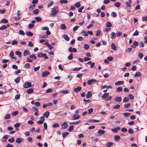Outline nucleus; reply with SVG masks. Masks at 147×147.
<instances>
[{
  "instance_id": "1",
  "label": "nucleus",
  "mask_w": 147,
  "mask_h": 147,
  "mask_svg": "<svg viewBox=\"0 0 147 147\" xmlns=\"http://www.w3.org/2000/svg\"><path fill=\"white\" fill-rule=\"evenodd\" d=\"M59 9L57 7L55 6L52 8L51 11V13L50 14L52 16H55L57 13L59 12Z\"/></svg>"
},
{
  "instance_id": "2",
  "label": "nucleus",
  "mask_w": 147,
  "mask_h": 147,
  "mask_svg": "<svg viewBox=\"0 0 147 147\" xmlns=\"http://www.w3.org/2000/svg\"><path fill=\"white\" fill-rule=\"evenodd\" d=\"M32 86L31 82H26L23 85V87L24 88H27Z\"/></svg>"
},
{
  "instance_id": "3",
  "label": "nucleus",
  "mask_w": 147,
  "mask_h": 147,
  "mask_svg": "<svg viewBox=\"0 0 147 147\" xmlns=\"http://www.w3.org/2000/svg\"><path fill=\"white\" fill-rule=\"evenodd\" d=\"M37 57H44L45 59H47L48 58V57L46 56V54L41 53H39L38 54Z\"/></svg>"
},
{
  "instance_id": "4",
  "label": "nucleus",
  "mask_w": 147,
  "mask_h": 147,
  "mask_svg": "<svg viewBox=\"0 0 147 147\" xmlns=\"http://www.w3.org/2000/svg\"><path fill=\"white\" fill-rule=\"evenodd\" d=\"M80 116L78 114H75L72 117V119L73 120H76L79 118Z\"/></svg>"
},
{
  "instance_id": "5",
  "label": "nucleus",
  "mask_w": 147,
  "mask_h": 147,
  "mask_svg": "<svg viewBox=\"0 0 147 147\" xmlns=\"http://www.w3.org/2000/svg\"><path fill=\"white\" fill-rule=\"evenodd\" d=\"M68 125L67 122H64L63 123L62 125V128L65 129L67 128L68 127Z\"/></svg>"
},
{
  "instance_id": "6",
  "label": "nucleus",
  "mask_w": 147,
  "mask_h": 147,
  "mask_svg": "<svg viewBox=\"0 0 147 147\" xmlns=\"http://www.w3.org/2000/svg\"><path fill=\"white\" fill-rule=\"evenodd\" d=\"M122 100V98L120 96H117L115 99V102H120Z\"/></svg>"
},
{
  "instance_id": "7",
  "label": "nucleus",
  "mask_w": 147,
  "mask_h": 147,
  "mask_svg": "<svg viewBox=\"0 0 147 147\" xmlns=\"http://www.w3.org/2000/svg\"><path fill=\"white\" fill-rule=\"evenodd\" d=\"M114 138L116 141H119L121 139V137L119 135H115L114 136Z\"/></svg>"
},
{
  "instance_id": "8",
  "label": "nucleus",
  "mask_w": 147,
  "mask_h": 147,
  "mask_svg": "<svg viewBox=\"0 0 147 147\" xmlns=\"http://www.w3.org/2000/svg\"><path fill=\"white\" fill-rule=\"evenodd\" d=\"M50 74V73L48 71H45L42 73V77H45Z\"/></svg>"
},
{
  "instance_id": "9",
  "label": "nucleus",
  "mask_w": 147,
  "mask_h": 147,
  "mask_svg": "<svg viewBox=\"0 0 147 147\" xmlns=\"http://www.w3.org/2000/svg\"><path fill=\"white\" fill-rule=\"evenodd\" d=\"M49 112L47 111L45 112L43 114L44 117L46 118H48L49 115Z\"/></svg>"
},
{
  "instance_id": "10",
  "label": "nucleus",
  "mask_w": 147,
  "mask_h": 147,
  "mask_svg": "<svg viewBox=\"0 0 147 147\" xmlns=\"http://www.w3.org/2000/svg\"><path fill=\"white\" fill-rule=\"evenodd\" d=\"M120 127H117L114 129H111V131L113 132H114L115 133H116L117 132V131L120 130Z\"/></svg>"
},
{
  "instance_id": "11",
  "label": "nucleus",
  "mask_w": 147,
  "mask_h": 147,
  "mask_svg": "<svg viewBox=\"0 0 147 147\" xmlns=\"http://www.w3.org/2000/svg\"><path fill=\"white\" fill-rule=\"evenodd\" d=\"M81 89V87H78L77 88H74V91L75 92H77L80 91Z\"/></svg>"
},
{
  "instance_id": "12",
  "label": "nucleus",
  "mask_w": 147,
  "mask_h": 147,
  "mask_svg": "<svg viewBox=\"0 0 147 147\" xmlns=\"http://www.w3.org/2000/svg\"><path fill=\"white\" fill-rule=\"evenodd\" d=\"M138 45V42L135 41L133 43V45H132L131 47H132L134 48L135 47V46H137Z\"/></svg>"
},
{
  "instance_id": "13",
  "label": "nucleus",
  "mask_w": 147,
  "mask_h": 147,
  "mask_svg": "<svg viewBox=\"0 0 147 147\" xmlns=\"http://www.w3.org/2000/svg\"><path fill=\"white\" fill-rule=\"evenodd\" d=\"M111 38L112 39H114L116 38V34L115 33L112 32L110 34Z\"/></svg>"
},
{
  "instance_id": "14",
  "label": "nucleus",
  "mask_w": 147,
  "mask_h": 147,
  "mask_svg": "<svg viewBox=\"0 0 147 147\" xmlns=\"http://www.w3.org/2000/svg\"><path fill=\"white\" fill-rule=\"evenodd\" d=\"M92 96V94L91 91L88 92L86 94V97L87 98H90Z\"/></svg>"
},
{
  "instance_id": "15",
  "label": "nucleus",
  "mask_w": 147,
  "mask_h": 147,
  "mask_svg": "<svg viewBox=\"0 0 147 147\" xmlns=\"http://www.w3.org/2000/svg\"><path fill=\"white\" fill-rule=\"evenodd\" d=\"M29 57L30 58L34 60H35L36 58V56L34 54H32L30 55H29Z\"/></svg>"
},
{
  "instance_id": "16",
  "label": "nucleus",
  "mask_w": 147,
  "mask_h": 147,
  "mask_svg": "<svg viewBox=\"0 0 147 147\" xmlns=\"http://www.w3.org/2000/svg\"><path fill=\"white\" fill-rule=\"evenodd\" d=\"M30 53L27 50H25L24 52L23 55L24 56L30 54Z\"/></svg>"
},
{
  "instance_id": "17",
  "label": "nucleus",
  "mask_w": 147,
  "mask_h": 147,
  "mask_svg": "<svg viewBox=\"0 0 147 147\" xmlns=\"http://www.w3.org/2000/svg\"><path fill=\"white\" fill-rule=\"evenodd\" d=\"M124 83V82L123 81H118L116 82L115 83V85H119L122 84Z\"/></svg>"
},
{
  "instance_id": "18",
  "label": "nucleus",
  "mask_w": 147,
  "mask_h": 147,
  "mask_svg": "<svg viewBox=\"0 0 147 147\" xmlns=\"http://www.w3.org/2000/svg\"><path fill=\"white\" fill-rule=\"evenodd\" d=\"M33 91V88H30L27 90V93L29 94L32 93Z\"/></svg>"
},
{
  "instance_id": "19",
  "label": "nucleus",
  "mask_w": 147,
  "mask_h": 147,
  "mask_svg": "<svg viewBox=\"0 0 147 147\" xmlns=\"http://www.w3.org/2000/svg\"><path fill=\"white\" fill-rule=\"evenodd\" d=\"M109 95V93H105L102 96V97L103 98V99H105Z\"/></svg>"
},
{
  "instance_id": "20",
  "label": "nucleus",
  "mask_w": 147,
  "mask_h": 147,
  "mask_svg": "<svg viewBox=\"0 0 147 147\" xmlns=\"http://www.w3.org/2000/svg\"><path fill=\"white\" fill-rule=\"evenodd\" d=\"M45 45L47 46L49 48L50 50L52 49H53V47L51 46V45L49 44V43L48 42H46L45 43Z\"/></svg>"
},
{
  "instance_id": "21",
  "label": "nucleus",
  "mask_w": 147,
  "mask_h": 147,
  "mask_svg": "<svg viewBox=\"0 0 147 147\" xmlns=\"http://www.w3.org/2000/svg\"><path fill=\"white\" fill-rule=\"evenodd\" d=\"M20 76L17 77L14 80V81L16 83H18L20 81Z\"/></svg>"
},
{
  "instance_id": "22",
  "label": "nucleus",
  "mask_w": 147,
  "mask_h": 147,
  "mask_svg": "<svg viewBox=\"0 0 147 147\" xmlns=\"http://www.w3.org/2000/svg\"><path fill=\"white\" fill-rule=\"evenodd\" d=\"M131 104L128 103L127 104H125L124 105V108H129L131 106Z\"/></svg>"
},
{
  "instance_id": "23",
  "label": "nucleus",
  "mask_w": 147,
  "mask_h": 147,
  "mask_svg": "<svg viewBox=\"0 0 147 147\" xmlns=\"http://www.w3.org/2000/svg\"><path fill=\"white\" fill-rule=\"evenodd\" d=\"M111 49L114 51L116 50V47L115 44L112 43L111 45Z\"/></svg>"
},
{
  "instance_id": "24",
  "label": "nucleus",
  "mask_w": 147,
  "mask_h": 147,
  "mask_svg": "<svg viewBox=\"0 0 147 147\" xmlns=\"http://www.w3.org/2000/svg\"><path fill=\"white\" fill-rule=\"evenodd\" d=\"M123 90V88L121 87H119L117 88L116 91L117 92H120Z\"/></svg>"
},
{
  "instance_id": "25",
  "label": "nucleus",
  "mask_w": 147,
  "mask_h": 147,
  "mask_svg": "<svg viewBox=\"0 0 147 147\" xmlns=\"http://www.w3.org/2000/svg\"><path fill=\"white\" fill-rule=\"evenodd\" d=\"M113 145V143L112 142H109L107 143L106 144V146L107 147H110Z\"/></svg>"
},
{
  "instance_id": "26",
  "label": "nucleus",
  "mask_w": 147,
  "mask_h": 147,
  "mask_svg": "<svg viewBox=\"0 0 147 147\" xmlns=\"http://www.w3.org/2000/svg\"><path fill=\"white\" fill-rule=\"evenodd\" d=\"M131 0H129L128 2H126L125 3V4L127 5V7H130V4L131 3Z\"/></svg>"
},
{
  "instance_id": "27",
  "label": "nucleus",
  "mask_w": 147,
  "mask_h": 147,
  "mask_svg": "<svg viewBox=\"0 0 147 147\" xmlns=\"http://www.w3.org/2000/svg\"><path fill=\"white\" fill-rule=\"evenodd\" d=\"M65 39L67 41H68L69 40V38L66 34H64L63 35Z\"/></svg>"
},
{
  "instance_id": "28",
  "label": "nucleus",
  "mask_w": 147,
  "mask_h": 147,
  "mask_svg": "<svg viewBox=\"0 0 147 147\" xmlns=\"http://www.w3.org/2000/svg\"><path fill=\"white\" fill-rule=\"evenodd\" d=\"M35 19L38 22H40L42 20L41 18L39 17H36Z\"/></svg>"
},
{
  "instance_id": "29",
  "label": "nucleus",
  "mask_w": 147,
  "mask_h": 147,
  "mask_svg": "<svg viewBox=\"0 0 147 147\" xmlns=\"http://www.w3.org/2000/svg\"><path fill=\"white\" fill-rule=\"evenodd\" d=\"M100 121L98 120H94V119H92L90 120L89 121V123H94V122H99Z\"/></svg>"
},
{
  "instance_id": "30",
  "label": "nucleus",
  "mask_w": 147,
  "mask_h": 147,
  "mask_svg": "<svg viewBox=\"0 0 147 147\" xmlns=\"http://www.w3.org/2000/svg\"><path fill=\"white\" fill-rule=\"evenodd\" d=\"M26 35L30 36H33V34L32 32L30 31H27L26 32Z\"/></svg>"
},
{
  "instance_id": "31",
  "label": "nucleus",
  "mask_w": 147,
  "mask_h": 147,
  "mask_svg": "<svg viewBox=\"0 0 147 147\" xmlns=\"http://www.w3.org/2000/svg\"><path fill=\"white\" fill-rule=\"evenodd\" d=\"M98 133L100 135H102L104 134L105 133V131L103 130H99L98 131Z\"/></svg>"
},
{
  "instance_id": "32",
  "label": "nucleus",
  "mask_w": 147,
  "mask_h": 147,
  "mask_svg": "<svg viewBox=\"0 0 147 147\" xmlns=\"http://www.w3.org/2000/svg\"><path fill=\"white\" fill-rule=\"evenodd\" d=\"M74 6L77 8H78L80 6V2H78L74 4Z\"/></svg>"
},
{
  "instance_id": "33",
  "label": "nucleus",
  "mask_w": 147,
  "mask_h": 147,
  "mask_svg": "<svg viewBox=\"0 0 147 147\" xmlns=\"http://www.w3.org/2000/svg\"><path fill=\"white\" fill-rule=\"evenodd\" d=\"M69 133L68 132H64L62 133V136L63 138L65 137L69 134Z\"/></svg>"
},
{
  "instance_id": "34",
  "label": "nucleus",
  "mask_w": 147,
  "mask_h": 147,
  "mask_svg": "<svg viewBox=\"0 0 147 147\" xmlns=\"http://www.w3.org/2000/svg\"><path fill=\"white\" fill-rule=\"evenodd\" d=\"M112 25L111 23L109 22H108L106 25V26L107 27H111L112 26Z\"/></svg>"
},
{
  "instance_id": "35",
  "label": "nucleus",
  "mask_w": 147,
  "mask_h": 147,
  "mask_svg": "<svg viewBox=\"0 0 147 147\" xmlns=\"http://www.w3.org/2000/svg\"><path fill=\"white\" fill-rule=\"evenodd\" d=\"M115 6L117 7H119L121 5V3L119 2H116L114 3Z\"/></svg>"
},
{
  "instance_id": "36",
  "label": "nucleus",
  "mask_w": 147,
  "mask_h": 147,
  "mask_svg": "<svg viewBox=\"0 0 147 147\" xmlns=\"http://www.w3.org/2000/svg\"><path fill=\"white\" fill-rule=\"evenodd\" d=\"M61 29L62 30H65L66 29V27L65 24H62L61 26Z\"/></svg>"
},
{
  "instance_id": "37",
  "label": "nucleus",
  "mask_w": 147,
  "mask_h": 147,
  "mask_svg": "<svg viewBox=\"0 0 147 147\" xmlns=\"http://www.w3.org/2000/svg\"><path fill=\"white\" fill-rule=\"evenodd\" d=\"M39 12V10L38 9H36L34 10L33 11V13L34 14H37Z\"/></svg>"
},
{
  "instance_id": "38",
  "label": "nucleus",
  "mask_w": 147,
  "mask_h": 147,
  "mask_svg": "<svg viewBox=\"0 0 147 147\" xmlns=\"http://www.w3.org/2000/svg\"><path fill=\"white\" fill-rule=\"evenodd\" d=\"M22 142V141L21 140V139L20 138H17L16 140V142L17 143H20Z\"/></svg>"
},
{
  "instance_id": "39",
  "label": "nucleus",
  "mask_w": 147,
  "mask_h": 147,
  "mask_svg": "<svg viewBox=\"0 0 147 147\" xmlns=\"http://www.w3.org/2000/svg\"><path fill=\"white\" fill-rule=\"evenodd\" d=\"M141 76V74L139 72H137L135 74L134 76L135 77L137 76Z\"/></svg>"
},
{
  "instance_id": "40",
  "label": "nucleus",
  "mask_w": 147,
  "mask_h": 147,
  "mask_svg": "<svg viewBox=\"0 0 147 147\" xmlns=\"http://www.w3.org/2000/svg\"><path fill=\"white\" fill-rule=\"evenodd\" d=\"M59 2L61 3L66 4L67 3V0H60Z\"/></svg>"
},
{
  "instance_id": "41",
  "label": "nucleus",
  "mask_w": 147,
  "mask_h": 147,
  "mask_svg": "<svg viewBox=\"0 0 147 147\" xmlns=\"http://www.w3.org/2000/svg\"><path fill=\"white\" fill-rule=\"evenodd\" d=\"M35 5H30L29 7V9L30 10H33L35 7Z\"/></svg>"
},
{
  "instance_id": "42",
  "label": "nucleus",
  "mask_w": 147,
  "mask_h": 147,
  "mask_svg": "<svg viewBox=\"0 0 147 147\" xmlns=\"http://www.w3.org/2000/svg\"><path fill=\"white\" fill-rule=\"evenodd\" d=\"M8 141L10 143H13L14 141V138L13 137L12 138H11L9 139L8 140Z\"/></svg>"
},
{
  "instance_id": "43",
  "label": "nucleus",
  "mask_w": 147,
  "mask_h": 147,
  "mask_svg": "<svg viewBox=\"0 0 147 147\" xmlns=\"http://www.w3.org/2000/svg\"><path fill=\"white\" fill-rule=\"evenodd\" d=\"M18 113V111H16L13 112L12 113L11 115L13 116H15L17 115Z\"/></svg>"
},
{
  "instance_id": "44",
  "label": "nucleus",
  "mask_w": 147,
  "mask_h": 147,
  "mask_svg": "<svg viewBox=\"0 0 147 147\" xmlns=\"http://www.w3.org/2000/svg\"><path fill=\"white\" fill-rule=\"evenodd\" d=\"M111 16L113 18H115L117 16V14L115 12H113L112 13H111Z\"/></svg>"
},
{
  "instance_id": "45",
  "label": "nucleus",
  "mask_w": 147,
  "mask_h": 147,
  "mask_svg": "<svg viewBox=\"0 0 147 147\" xmlns=\"http://www.w3.org/2000/svg\"><path fill=\"white\" fill-rule=\"evenodd\" d=\"M8 22V21L7 19L4 18V19H2L1 20V21L0 22H1L6 23H7Z\"/></svg>"
},
{
  "instance_id": "46",
  "label": "nucleus",
  "mask_w": 147,
  "mask_h": 147,
  "mask_svg": "<svg viewBox=\"0 0 147 147\" xmlns=\"http://www.w3.org/2000/svg\"><path fill=\"white\" fill-rule=\"evenodd\" d=\"M83 101L86 102L85 103V105H86V104H87V103H88L90 102H91V100L89 99L86 100L85 99H84L83 100Z\"/></svg>"
},
{
  "instance_id": "47",
  "label": "nucleus",
  "mask_w": 147,
  "mask_h": 147,
  "mask_svg": "<svg viewBox=\"0 0 147 147\" xmlns=\"http://www.w3.org/2000/svg\"><path fill=\"white\" fill-rule=\"evenodd\" d=\"M73 55L72 53H71L68 57V59L69 60H71L73 58Z\"/></svg>"
},
{
  "instance_id": "48",
  "label": "nucleus",
  "mask_w": 147,
  "mask_h": 147,
  "mask_svg": "<svg viewBox=\"0 0 147 147\" xmlns=\"http://www.w3.org/2000/svg\"><path fill=\"white\" fill-rule=\"evenodd\" d=\"M60 93H61L66 94L68 93V91L67 90H61L60 91Z\"/></svg>"
},
{
  "instance_id": "49",
  "label": "nucleus",
  "mask_w": 147,
  "mask_h": 147,
  "mask_svg": "<svg viewBox=\"0 0 147 147\" xmlns=\"http://www.w3.org/2000/svg\"><path fill=\"white\" fill-rule=\"evenodd\" d=\"M18 43V42L17 40H14L12 42L11 44L12 45H17Z\"/></svg>"
},
{
  "instance_id": "50",
  "label": "nucleus",
  "mask_w": 147,
  "mask_h": 147,
  "mask_svg": "<svg viewBox=\"0 0 147 147\" xmlns=\"http://www.w3.org/2000/svg\"><path fill=\"white\" fill-rule=\"evenodd\" d=\"M15 54L18 55L19 57H20L22 54V53L19 51H16V52Z\"/></svg>"
},
{
  "instance_id": "51",
  "label": "nucleus",
  "mask_w": 147,
  "mask_h": 147,
  "mask_svg": "<svg viewBox=\"0 0 147 147\" xmlns=\"http://www.w3.org/2000/svg\"><path fill=\"white\" fill-rule=\"evenodd\" d=\"M74 129V126L73 125H71L70 127H69L68 129V131L71 132Z\"/></svg>"
},
{
  "instance_id": "52",
  "label": "nucleus",
  "mask_w": 147,
  "mask_h": 147,
  "mask_svg": "<svg viewBox=\"0 0 147 147\" xmlns=\"http://www.w3.org/2000/svg\"><path fill=\"white\" fill-rule=\"evenodd\" d=\"M120 107V105H114L113 106V109H118Z\"/></svg>"
},
{
  "instance_id": "53",
  "label": "nucleus",
  "mask_w": 147,
  "mask_h": 147,
  "mask_svg": "<svg viewBox=\"0 0 147 147\" xmlns=\"http://www.w3.org/2000/svg\"><path fill=\"white\" fill-rule=\"evenodd\" d=\"M138 55L140 59H142L143 56V55L142 53H138Z\"/></svg>"
},
{
  "instance_id": "54",
  "label": "nucleus",
  "mask_w": 147,
  "mask_h": 147,
  "mask_svg": "<svg viewBox=\"0 0 147 147\" xmlns=\"http://www.w3.org/2000/svg\"><path fill=\"white\" fill-rule=\"evenodd\" d=\"M19 34L24 36L25 34V33L24 32V31L22 30H20L19 31Z\"/></svg>"
},
{
  "instance_id": "55",
  "label": "nucleus",
  "mask_w": 147,
  "mask_h": 147,
  "mask_svg": "<svg viewBox=\"0 0 147 147\" xmlns=\"http://www.w3.org/2000/svg\"><path fill=\"white\" fill-rule=\"evenodd\" d=\"M7 28V26L6 25H4L1 27H0V30H3L6 29Z\"/></svg>"
},
{
  "instance_id": "56",
  "label": "nucleus",
  "mask_w": 147,
  "mask_h": 147,
  "mask_svg": "<svg viewBox=\"0 0 147 147\" xmlns=\"http://www.w3.org/2000/svg\"><path fill=\"white\" fill-rule=\"evenodd\" d=\"M30 66V64L29 63H26L24 65V67L26 68H28Z\"/></svg>"
},
{
  "instance_id": "57",
  "label": "nucleus",
  "mask_w": 147,
  "mask_h": 147,
  "mask_svg": "<svg viewBox=\"0 0 147 147\" xmlns=\"http://www.w3.org/2000/svg\"><path fill=\"white\" fill-rule=\"evenodd\" d=\"M84 6H82L81 7L78 9V11L80 12H82V10L84 8Z\"/></svg>"
},
{
  "instance_id": "58",
  "label": "nucleus",
  "mask_w": 147,
  "mask_h": 147,
  "mask_svg": "<svg viewBox=\"0 0 147 147\" xmlns=\"http://www.w3.org/2000/svg\"><path fill=\"white\" fill-rule=\"evenodd\" d=\"M122 34V33L121 32L117 31L116 33V35L117 37H118L121 36Z\"/></svg>"
},
{
  "instance_id": "59",
  "label": "nucleus",
  "mask_w": 147,
  "mask_h": 147,
  "mask_svg": "<svg viewBox=\"0 0 147 147\" xmlns=\"http://www.w3.org/2000/svg\"><path fill=\"white\" fill-rule=\"evenodd\" d=\"M10 115L9 114H7L4 117V119H8L10 118Z\"/></svg>"
},
{
  "instance_id": "60",
  "label": "nucleus",
  "mask_w": 147,
  "mask_h": 147,
  "mask_svg": "<svg viewBox=\"0 0 147 147\" xmlns=\"http://www.w3.org/2000/svg\"><path fill=\"white\" fill-rule=\"evenodd\" d=\"M139 35V32L138 30H136L133 34V36H137Z\"/></svg>"
},
{
  "instance_id": "61",
  "label": "nucleus",
  "mask_w": 147,
  "mask_h": 147,
  "mask_svg": "<svg viewBox=\"0 0 147 147\" xmlns=\"http://www.w3.org/2000/svg\"><path fill=\"white\" fill-rule=\"evenodd\" d=\"M100 34V31L99 30H98L97 31L96 35V36H99Z\"/></svg>"
},
{
  "instance_id": "62",
  "label": "nucleus",
  "mask_w": 147,
  "mask_h": 147,
  "mask_svg": "<svg viewBox=\"0 0 147 147\" xmlns=\"http://www.w3.org/2000/svg\"><path fill=\"white\" fill-rule=\"evenodd\" d=\"M53 4V1H51L50 2V3H49L48 4V5H47V7L48 8L49 7H50L51 5H52Z\"/></svg>"
},
{
  "instance_id": "63",
  "label": "nucleus",
  "mask_w": 147,
  "mask_h": 147,
  "mask_svg": "<svg viewBox=\"0 0 147 147\" xmlns=\"http://www.w3.org/2000/svg\"><path fill=\"white\" fill-rule=\"evenodd\" d=\"M41 29L42 30H49V28L45 26L42 27L41 28Z\"/></svg>"
},
{
  "instance_id": "64",
  "label": "nucleus",
  "mask_w": 147,
  "mask_h": 147,
  "mask_svg": "<svg viewBox=\"0 0 147 147\" xmlns=\"http://www.w3.org/2000/svg\"><path fill=\"white\" fill-rule=\"evenodd\" d=\"M128 132L129 134H132L134 133L133 131L131 128L129 129L128 130Z\"/></svg>"
}]
</instances>
